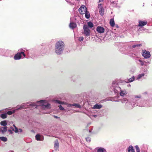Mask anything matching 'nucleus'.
Returning a JSON list of instances; mask_svg holds the SVG:
<instances>
[{"label":"nucleus","instance_id":"f257e3e1","mask_svg":"<svg viewBox=\"0 0 152 152\" xmlns=\"http://www.w3.org/2000/svg\"><path fill=\"white\" fill-rule=\"evenodd\" d=\"M129 108L133 109L135 106L140 107H147L148 106V102L146 101L143 100L141 98V95H135L132 97V103Z\"/></svg>","mask_w":152,"mask_h":152},{"label":"nucleus","instance_id":"f03ea898","mask_svg":"<svg viewBox=\"0 0 152 152\" xmlns=\"http://www.w3.org/2000/svg\"><path fill=\"white\" fill-rule=\"evenodd\" d=\"M129 108L133 109L135 106L140 107H147L148 106V102L146 101L143 100L141 98V95H135L132 97V103Z\"/></svg>","mask_w":152,"mask_h":152},{"label":"nucleus","instance_id":"7ed1b4c3","mask_svg":"<svg viewBox=\"0 0 152 152\" xmlns=\"http://www.w3.org/2000/svg\"><path fill=\"white\" fill-rule=\"evenodd\" d=\"M29 106H32V108L38 107L41 108L40 112L42 113L46 114L48 113L44 111V110L49 109L50 108V105L48 103L46 100H41L37 102L36 103H33L30 104Z\"/></svg>","mask_w":152,"mask_h":152},{"label":"nucleus","instance_id":"20e7f679","mask_svg":"<svg viewBox=\"0 0 152 152\" xmlns=\"http://www.w3.org/2000/svg\"><path fill=\"white\" fill-rule=\"evenodd\" d=\"M120 84L118 80L113 81L110 86V90L116 95H118L119 93L121 96H124L127 94V92L125 90H121V88L120 86Z\"/></svg>","mask_w":152,"mask_h":152},{"label":"nucleus","instance_id":"39448f33","mask_svg":"<svg viewBox=\"0 0 152 152\" xmlns=\"http://www.w3.org/2000/svg\"><path fill=\"white\" fill-rule=\"evenodd\" d=\"M141 44H135L131 46V45L129 44H128L125 46L123 45L119 47V50L123 54L129 55V50H132L133 48H138L140 47L141 46Z\"/></svg>","mask_w":152,"mask_h":152},{"label":"nucleus","instance_id":"423d86ee","mask_svg":"<svg viewBox=\"0 0 152 152\" xmlns=\"http://www.w3.org/2000/svg\"><path fill=\"white\" fill-rule=\"evenodd\" d=\"M65 48V44L62 41L57 42L55 45V51L57 55H60L63 52Z\"/></svg>","mask_w":152,"mask_h":152},{"label":"nucleus","instance_id":"0eeeda50","mask_svg":"<svg viewBox=\"0 0 152 152\" xmlns=\"http://www.w3.org/2000/svg\"><path fill=\"white\" fill-rule=\"evenodd\" d=\"M148 71L147 69L143 68L141 69L140 73L136 77V80L141 81L145 78V77L147 76Z\"/></svg>","mask_w":152,"mask_h":152},{"label":"nucleus","instance_id":"6e6552de","mask_svg":"<svg viewBox=\"0 0 152 152\" xmlns=\"http://www.w3.org/2000/svg\"><path fill=\"white\" fill-rule=\"evenodd\" d=\"M91 109L89 108L90 110L89 111L91 112V113L90 115H88L86 113V114H87L91 118H93L92 117L94 118H96L97 116L96 115H95L94 114L93 112H97V110L94 111L93 110L96 109H99L102 108V105L101 104H96L93 106H90Z\"/></svg>","mask_w":152,"mask_h":152},{"label":"nucleus","instance_id":"1a4fd4ad","mask_svg":"<svg viewBox=\"0 0 152 152\" xmlns=\"http://www.w3.org/2000/svg\"><path fill=\"white\" fill-rule=\"evenodd\" d=\"M120 101L122 103H125V107L128 109L130 110L132 108H129L128 107L130 106L129 105L131 104L132 103V98L128 101V99L126 98H123L122 99H120Z\"/></svg>","mask_w":152,"mask_h":152},{"label":"nucleus","instance_id":"9d476101","mask_svg":"<svg viewBox=\"0 0 152 152\" xmlns=\"http://www.w3.org/2000/svg\"><path fill=\"white\" fill-rule=\"evenodd\" d=\"M142 55L145 58H148L151 57V55L149 51L145 50H142Z\"/></svg>","mask_w":152,"mask_h":152},{"label":"nucleus","instance_id":"9b49d317","mask_svg":"<svg viewBox=\"0 0 152 152\" xmlns=\"http://www.w3.org/2000/svg\"><path fill=\"white\" fill-rule=\"evenodd\" d=\"M22 55H23L24 57L26 56V55L23 52H20L18 53L15 55L14 56V59L16 60L20 59L21 58Z\"/></svg>","mask_w":152,"mask_h":152},{"label":"nucleus","instance_id":"f8f14e48","mask_svg":"<svg viewBox=\"0 0 152 152\" xmlns=\"http://www.w3.org/2000/svg\"><path fill=\"white\" fill-rule=\"evenodd\" d=\"M29 102H27L22 104L20 105H18L17 106V108L16 109L17 110L21 109H25L28 107L29 104Z\"/></svg>","mask_w":152,"mask_h":152},{"label":"nucleus","instance_id":"ddd939ff","mask_svg":"<svg viewBox=\"0 0 152 152\" xmlns=\"http://www.w3.org/2000/svg\"><path fill=\"white\" fill-rule=\"evenodd\" d=\"M79 12L81 14L85 15L86 17V6L84 5H82L79 9Z\"/></svg>","mask_w":152,"mask_h":152},{"label":"nucleus","instance_id":"4468645a","mask_svg":"<svg viewBox=\"0 0 152 152\" xmlns=\"http://www.w3.org/2000/svg\"><path fill=\"white\" fill-rule=\"evenodd\" d=\"M98 8L99 10V12L100 15L102 16H103L104 14V10L103 7L102 6L101 4H98Z\"/></svg>","mask_w":152,"mask_h":152},{"label":"nucleus","instance_id":"2eb2a0df","mask_svg":"<svg viewBox=\"0 0 152 152\" xmlns=\"http://www.w3.org/2000/svg\"><path fill=\"white\" fill-rule=\"evenodd\" d=\"M139 24L137 26L138 27H142L148 24V22L147 20H140L138 21Z\"/></svg>","mask_w":152,"mask_h":152},{"label":"nucleus","instance_id":"dca6fc26","mask_svg":"<svg viewBox=\"0 0 152 152\" xmlns=\"http://www.w3.org/2000/svg\"><path fill=\"white\" fill-rule=\"evenodd\" d=\"M96 31L99 33L102 34L104 32V28L103 27L98 26L96 28Z\"/></svg>","mask_w":152,"mask_h":152},{"label":"nucleus","instance_id":"f3484780","mask_svg":"<svg viewBox=\"0 0 152 152\" xmlns=\"http://www.w3.org/2000/svg\"><path fill=\"white\" fill-rule=\"evenodd\" d=\"M35 139L37 141H43L44 140V137L43 136L38 134L36 135Z\"/></svg>","mask_w":152,"mask_h":152},{"label":"nucleus","instance_id":"a211bd4d","mask_svg":"<svg viewBox=\"0 0 152 152\" xmlns=\"http://www.w3.org/2000/svg\"><path fill=\"white\" fill-rule=\"evenodd\" d=\"M95 150H96V152H107L106 150L102 147H97L95 148Z\"/></svg>","mask_w":152,"mask_h":152},{"label":"nucleus","instance_id":"6ab92c4d","mask_svg":"<svg viewBox=\"0 0 152 152\" xmlns=\"http://www.w3.org/2000/svg\"><path fill=\"white\" fill-rule=\"evenodd\" d=\"M139 30L141 31L143 33H150L151 32L148 29L142 27L140 28Z\"/></svg>","mask_w":152,"mask_h":152},{"label":"nucleus","instance_id":"aec40b11","mask_svg":"<svg viewBox=\"0 0 152 152\" xmlns=\"http://www.w3.org/2000/svg\"><path fill=\"white\" fill-rule=\"evenodd\" d=\"M136 62L141 66H143L144 65V63L143 61L141 59H136Z\"/></svg>","mask_w":152,"mask_h":152},{"label":"nucleus","instance_id":"412c9836","mask_svg":"<svg viewBox=\"0 0 152 152\" xmlns=\"http://www.w3.org/2000/svg\"><path fill=\"white\" fill-rule=\"evenodd\" d=\"M135 79L136 80V78H135L134 76H133L131 78L127 80V81L126 80L125 81L126 83H128L133 82Z\"/></svg>","mask_w":152,"mask_h":152},{"label":"nucleus","instance_id":"4be33fe9","mask_svg":"<svg viewBox=\"0 0 152 152\" xmlns=\"http://www.w3.org/2000/svg\"><path fill=\"white\" fill-rule=\"evenodd\" d=\"M68 107L75 106L77 108H80L81 106L80 105L76 103H74L72 104H68L67 105Z\"/></svg>","mask_w":152,"mask_h":152},{"label":"nucleus","instance_id":"5701e85b","mask_svg":"<svg viewBox=\"0 0 152 152\" xmlns=\"http://www.w3.org/2000/svg\"><path fill=\"white\" fill-rule=\"evenodd\" d=\"M0 128V132L2 133H4L7 130V127L6 126L1 127Z\"/></svg>","mask_w":152,"mask_h":152},{"label":"nucleus","instance_id":"b1692460","mask_svg":"<svg viewBox=\"0 0 152 152\" xmlns=\"http://www.w3.org/2000/svg\"><path fill=\"white\" fill-rule=\"evenodd\" d=\"M11 129L12 131H14L15 133H18V129L14 124L13 125V127H11Z\"/></svg>","mask_w":152,"mask_h":152},{"label":"nucleus","instance_id":"393cba45","mask_svg":"<svg viewBox=\"0 0 152 152\" xmlns=\"http://www.w3.org/2000/svg\"><path fill=\"white\" fill-rule=\"evenodd\" d=\"M128 152H135L133 147L132 145L129 146L128 148Z\"/></svg>","mask_w":152,"mask_h":152},{"label":"nucleus","instance_id":"a878e982","mask_svg":"<svg viewBox=\"0 0 152 152\" xmlns=\"http://www.w3.org/2000/svg\"><path fill=\"white\" fill-rule=\"evenodd\" d=\"M77 25L75 23H71L69 24V27L70 28L73 29L76 27Z\"/></svg>","mask_w":152,"mask_h":152},{"label":"nucleus","instance_id":"bb28decb","mask_svg":"<svg viewBox=\"0 0 152 152\" xmlns=\"http://www.w3.org/2000/svg\"><path fill=\"white\" fill-rule=\"evenodd\" d=\"M55 103H58L59 104H65L66 105L67 104L66 102H64L61 101L59 100H56L55 101Z\"/></svg>","mask_w":152,"mask_h":152},{"label":"nucleus","instance_id":"cd10ccee","mask_svg":"<svg viewBox=\"0 0 152 152\" xmlns=\"http://www.w3.org/2000/svg\"><path fill=\"white\" fill-rule=\"evenodd\" d=\"M87 26L88 28H91L93 27L94 24L91 22L89 21L87 23Z\"/></svg>","mask_w":152,"mask_h":152},{"label":"nucleus","instance_id":"c85d7f7f","mask_svg":"<svg viewBox=\"0 0 152 152\" xmlns=\"http://www.w3.org/2000/svg\"><path fill=\"white\" fill-rule=\"evenodd\" d=\"M59 147V143L58 142L56 141L54 144V148L55 150H57L58 149Z\"/></svg>","mask_w":152,"mask_h":152},{"label":"nucleus","instance_id":"c756f323","mask_svg":"<svg viewBox=\"0 0 152 152\" xmlns=\"http://www.w3.org/2000/svg\"><path fill=\"white\" fill-rule=\"evenodd\" d=\"M110 24L112 27H113L115 26V22L113 19H111L110 20Z\"/></svg>","mask_w":152,"mask_h":152},{"label":"nucleus","instance_id":"7c9ffc66","mask_svg":"<svg viewBox=\"0 0 152 152\" xmlns=\"http://www.w3.org/2000/svg\"><path fill=\"white\" fill-rule=\"evenodd\" d=\"M16 110H17L16 109V110H14L12 111H8L6 113L7 114V115L8 114L9 115H11L12 114L15 113Z\"/></svg>","mask_w":152,"mask_h":152},{"label":"nucleus","instance_id":"2f4dec72","mask_svg":"<svg viewBox=\"0 0 152 152\" xmlns=\"http://www.w3.org/2000/svg\"><path fill=\"white\" fill-rule=\"evenodd\" d=\"M0 117L3 119H5L7 117V115L6 113H3L0 115Z\"/></svg>","mask_w":152,"mask_h":152},{"label":"nucleus","instance_id":"473e14b6","mask_svg":"<svg viewBox=\"0 0 152 152\" xmlns=\"http://www.w3.org/2000/svg\"><path fill=\"white\" fill-rule=\"evenodd\" d=\"M90 30L88 28L86 25V36H89L90 35Z\"/></svg>","mask_w":152,"mask_h":152},{"label":"nucleus","instance_id":"72a5a7b5","mask_svg":"<svg viewBox=\"0 0 152 152\" xmlns=\"http://www.w3.org/2000/svg\"><path fill=\"white\" fill-rule=\"evenodd\" d=\"M7 124L6 121H2L0 122V124L2 126H6Z\"/></svg>","mask_w":152,"mask_h":152},{"label":"nucleus","instance_id":"f704fd0d","mask_svg":"<svg viewBox=\"0 0 152 152\" xmlns=\"http://www.w3.org/2000/svg\"><path fill=\"white\" fill-rule=\"evenodd\" d=\"M90 17V15L89 12L87 10L86 8V18L89 19Z\"/></svg>","mask_w":152,"mask_h":152},{"label":"nucleus","instance_id":"c9c22d12","mask_svg":"<svg viewBox=\"0 0 152 152\" xmlns=\"http://www.w3.org/2000/svg\"><path fill=\"white\" fill-rule=\"evenodd\" d=\"M0 139L3 141L6 142L7 141V138L4 137H0Z\"/></svg>","mask_w":152,"mask_h":152},{"label":"nucleus","instance_id":"e433bc0d","mask_svg":"<svg viewBox=\"0 0 152 152\" xmlns=\"http://www.w3.org/2000/svg\"><path fill=\"white\" fill-rule=\"evenodd\" d=\"M77 38L78 41L80 42L83 41L84 39V37H80Z\"/></svg>","mask_w":152,"mask_h":152},{"label":"nucleus","instance_id":"4c0bfd02","mask_svg":"<svg viewBox=\"0 0 152 152\" xmlns=\"http://www.w3.org/2000/svg\"><path fill=\"white\" fill-rule=\"evenodd\" d=\"M87 150L88 151V152H90L92 151V149L90 148H88L87 147V146H86V152H87Z\"/></svg>","mask_w":152,"mask_h":152},{"label":"nucleus","instance_id":"58836bf2","mask_svg":"<svg viewBox=\"0 0 152 152\" xmlns=\"http://www.w3.org/2000/svg\"><path fill=\"white\" fill-rule=\"evenodd\" d=\"M91 141V139L89 137H86V142H90Z\"/></svg>","mask_w":152,"mask_h":152},{"label":"nucleus","instance_id":"ea45409f","mask_svg":"<svg viewBox=\"0 0 152 152\" xmlns=\"http://www.w3.org/2000/svg\"><path fill=\"white\" fill-rule=\"evenodd\" d=\"M135 148L136 149L137 152L140 151V148L138 145H136L135 146Z\"/></svg>","mask_w":152,"mask_h":152},{"label":"nucleus","instance_id":"a19ab883","mask_svg":"<svg viewBox=\"0 0 152 152\" xmlns=\"http://www.w3.org/2000/svg\"><path fill=\"white\" fill-rule=\"evenodd\" d=\"M83 28L84 29V32H83V34H86V24H84L83 25Z\"/></svg>","mask_w":152,"mask_h":152},{"label":"nucleus","instance_id":"79ce46f5","mask_svg":"<svg viewBox=\"0 0 152 152\" xmlns=\"http://www.w3.org/2000/svg\"><path fill=\"white\" fill-rule=\"evenodd\" d=\"M59 107L60 110H64V108L61 105H60Z\"/></svg>","mask_w":152,"mask_h":152},{"label":"nucleus","instance_id":"37998d69","mask_svg":"<svg viewBox=\"0 0 152 152\" xmlns=\"http://www.w3.org/2000/svg\"><path fill=\"white\" fill-rule=\"evenodd\" d=\"M8 131L10 134H12L13 133V132L11 129H9Z\"/></svg>","mask_w":152,"mask_h":152},{"label":"nucleus","instance_id":"c03bdc74","mask_svg":"<svg viewBox=\"0 0 152 152\" xmlns=\"http://www.w3.org/2000/svg\"><path fill=\"white\" fill-rule=\"evenodd\" d=\"M18 130V132H22V130L21 129H19Z\"/></svg>","mask_w":152,"mask_h":152},{"label":"nucleus","instance_id":"a18cd8bd","mask_svg":"<svg viewBox=\"0 0 152 152\" xmlns=\"http://www.w3.org/2000/svg\"><path fill=\"white\" fill-rule=\"evenodd\" d=\"M150 61L151 60H150L149 61H148L147 62H145L146 63H147L148 64H150Z\"/></svg>","mask_w":152,"mask_h":152},{"label":"nucleus","instance_id":"49530a36","mask_svg":"<svg viewBox=\"0 0 152 152\" xmlns=\"http://www.w3.org/2000/svg\"><path fill=\"white\" fill-rule=\"evenodd\" d=\"M23 50L22 49H20L18 51H19L21 52H23Z\"/></svg>","mask_w":152,"mask_h":152},{"label":"nucleus","instance_id":"de8ad7c7","mask_svg":"<svg viewBox=\"0 0 152 152\" xmlns=\"http://www.w3.org/2000/svg\"><path fill=\"white\" fill-rule=\"evenodd\" d=\"M86 132H88L89 133H91V131H90L89 130H87V131L86 130Z\"/></svg>","mask_w":152,"mask_h":152},{"label":"nucleus","instance_id":"09e8293b","mask_svg":"<svg viewBox=\"0 0 152 152\" xmlns=\"http://www.w3.org/2000/svg\"><path fill=\"white\" fill-rule=\"evenodd\" d=\"M103 1V0H99V2H102Z\"/></svg>","mask_w":152,"mask_h":152},{"label":"nucleus","instance_id":"8fccbe9b","mask_svg":"<svg viewBox=\"0 0 152 152\" xmlns=\"http://www.w3.org/2000/svg\"><path fill=\"white\" fill-rule=\"evenodd\" d=\"M54 117L56 118H58V116H55V115H54Z\"/></svg>","mask_w":152,"mask_h":152},{"label":"nucleus","instance_id":"3c124183","mask_svg":"<svg viewBox=\"0 0 152 152\" xmlns=\"http://www.w3.org/2000/svg\"><path fill=\"white\" fill-rule=\"evenodd\" d=\"M127 86L128 87H130L131 85L130 84H128V85H127Z\"/></svg>","mask_w":152,"mask_h":152},{"label":"nucleus","instance_id":"603ef678","mask_svg":"<svg viewBox=\"0 0 152 152\" xmlns=\"http://www.w3.org/2000/svg\"><path fill=\"white\" fill-rule=\"evenodd\" d=\"M90 124V123H89V124H88V125H89Z\"/></svg>","mask_w":152,"mask_h":152},{"label":"nucleus","instance_id":"864d4df0","mask_svg":"<svg viewBox=\"0 0 152 152\" xmlns=\"http://www.w3.org/2000/svg\"><path fill=\"white\" fill-rule=\"evenodd\" d=\"M77 1H78L79 0H77Z\"/></svg>","mask_w":152,"mask_h":152}]
</instances>
